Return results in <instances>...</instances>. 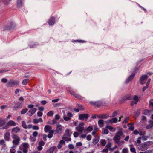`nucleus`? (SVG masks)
I'll use <instances>...</instances> for the list:
<instances>
[{
  "label": "nucleus",
  "instance_id": "nucleus-1",
  "mask_svg": "<svg viewBox=\"0 0 153 153\" xmlns=\"http://www.w3.org/2000/svg\"><path fill=\"white\" fill-rule=\"evenodd\" d=\"M123 133L122 131V128H120L118 132L116 133L115 134V136L113 138V140L114 141V142L118 145L120 144L121 143H123L124 142L120 141L119 140L121 139V136L123 134Z\"/></svg>",
  "mask_w": 153,
  "mask_h": 153
},
{
  "label": "nucleus",
  "instance_id": "nucleus-2",
  "mask_svg": "<svg viewBox=\"0 0 153 153\" xmlns=\"http://www.w3.org/2000/svg\"><path fill=\"white\" fill-rule=\"evenodd\" d=\"M19 84V82L17 80L10 79L6 85L7 87H14V86L17 85Z\"/></svg>",
  "mask_w": 153,
  "mask_h": 153
},
{
  "label": "nucleus",
  "instance_id": "nucleus-3",
  "mask_svg": "<svg viewBox=\"0 0 153 153\" xmlns=\"http://www.w3.org/2000/svg\"><path fill=\"white\" fill-rule=\"evenodd\" d=\"M12 137L13 140L12 141V143L13 144L16 145H18L19 143V141L20 139L19 137L16 134H12Z\"/></svg>",
  "mask_w": 153,
  "mask_h": 153
},
{
  "label": "nucleus",
  "instance_id": "nucleus-4",
  "mask_svg": "<svg viewBox=\"0 0 153 153\" xmlns=\"http://www.w3.org/2000/svg\"><path fill=\"white\" fill-rule=\"evenodd\" d=\"M73 115L72 113L68 111L67 113V114H65V113L63 116V118L65 121H68L70 120L71 118L73 117Z\"/></svg>",
  "mask_w": 153,
  "mask_h": 153
},
{
  "label": "nucleus",
  "instance_id": "nucleus-5",
  "mask_svg": "<svg viewBox=\"0 0 153 153\" xmlns=\"http://www.w3.org/2000/svg\"><path fill=\"white\" fill-rule=\"evenodd\" d=\"M84 125L83 122H81L80 123L78 126L76 127V129L79 132V134H82L84 130V128L83 126Z\"/></svg>",
  "mask_w": 153,
  "mask_h": 153
},
{
  "label": "nucleus",
  "instance_id": "nucleus-6",
  "mask_svg": "<svg viewBox=\"0 0 153 153\" xmlns=\"http://www.w3.org/2000/svg\"><path fill=\"white\" fill-rule=\"evenodd\" d=\"M148 78V76L146 75H143L142 76L140 79V83L142 85H143L146 83L147 79Z\"/></svg>",
  "mask_w": 153,
  "mask_h": 153
},
{
  "label": "nucleus",
  "instance_id": "nucleus-7",
  "mask_svg": "<svg viewBox=\"0 0 153 153\" xmlns=\"http://www.w3.org/2000/svg\"><path fill=\"white\" fill-rule=\"evenodd\" d=\"M70 93L75 98L79 100H83L84 97L79 94H78L73 91H71L70 92Z\"/></svg>",
  "mask_w": 153,
  "mask_h": 153
},
{
  "label": "nucleus",
  "instance_id": "nucleus-8",
  "mask_svg": "<svg viewBox=\"0 0 153 153\" xmlns=\"http://www.w3.org/2000/svg\"><path fill=\"white\" fill-rule=\"evenodd\" d=\"M89 103L91 105L98 107L100 106L102 104V102L101 101L96 102L91 101Z\"/></svg>",
  "mask_w": 153,
  "mask_h": 153
},
{
  "label": "nucleus",
  "instance_id": "nucleus-9",
  "mask_svg": "<svg viewBox=\"0 0 153 153\" xmlns=\"http://www.w3.org/2000/svg\"><path fill=\"white\" fill-rule=\"evenodd\" d=\"M89 117L88 114H81L79 115V119L81 120H83L85 119H87Z\"/></svg>",
  "mask_w": 153,
  "mask_h": 153
},
{
  "label": "nucleus",
  "instance_id": "nucleus-10",
  "mask_svg": "<svg viewBox=\"0 0 153 153\" xmlns=\"http://www.w3.org/2000/svg\"><path fill=\"white\" fill-rule=\"evenodd\" d=\"M23 104L24 102H18L15 104L13 107V108L16 109L21 108L22 107Z\"/></svg>",
  "mask_w": 153,
  "mask_h": 153
},
{
  "label": "nucleus",
  "instance_id": "nucleus-11",
  "mask_svg": "<svg viewBox=\"0 0 153 153\" xmlns=\"http://www.w3.org/2000/svg\"><path fill=\"white\" fill-rule=\"evenodd\" d=\"M23 0H17L16 6L17 8H20L23 6Z\"/></svg>",
  "mask_w": 153,
  "mask_h": 153
},
{
  "label": "nucleus",
  "instance_id": "nucleus-12",
  "mask_svg": "<svg viewBox=\"0 0 153 153\" xmlns=\"http://www.w3.org/2000/svg\"><path fill=\"white\" fill-rule=\"evenodd\" d=\"M135 73H132L131 75L129 76V77L125 81V83H128L130 81H131L135 76Z\"/></svg>",
  "mask_w": 153,
  "mask_h": 153
},
{
  "label": "nucleus",
  "instance_id": "nucleus-13",
  "mask_svg": "<svg viewBox=\"0 0 153 153\" xmlns=\"http://www.w3.org/2000/svg\"><path fill=\"white\" fill-rule=\"evenodd\" d=\"M45 142L43 141L39 142L38 143L39 146L37 147L38 150L39 151L43 149L42 146L45 145Z\"/></svg>",
  "mask_w": 153,
  "mask_h": 153
},
{
  "label": "nucleus",
  "instance_id": "nucleus-14",
  "mask_svg": "<svg viewBox=\"0 0 153 153\" xmlns=\"http://www.w3.org/2000/svg\"><path fill=\"white\" fill-rule=\"evenodd\" d=\"M55 22V19L54 17H51L49 20L48 24L50 25H53Z\"/></svg>",
  "mask_w": 153,
  "mask_h": 153
},
{
  "label": "nucleus",
  "instance_id": "nucleus-15",
  "mask_svg": "<svg viewBox=\"0 0 153 153\" xmlns=\"http://www.w3.org/2000/svg\"><path fill=\"white\" fill-rule=\"evenodd\" d=\"M10 134L9 132H6L4 134V137L5 140L7 141H9L10 139Z\"/></svg>",
  "mask_w": 153,
  "mask_h": 153
},
{
  "label": "nucleus",
  "instance_id": "nucleus-16",
  "mask_svg": "<svg viewBox=\"0 0 153 153\" xmlns=\"http://www.w3.org/2000/svg\"><path fill=\"white\" fill-rule=\"evenodd\" d=\"M139 149L141 151H145L148 149V147L146 146L144 143H143L140 145L139 146Z\"/></svg>",
  "mask_w": 153,
  "mask_h": 153
},
{
  "label": "nucleus",
  "instance_id": "nucleus-17",
  "mask_svg": "<svg viewBox=\"0 0 153 153\" xmlns=\"http://www.w3.org/2000/svg\"><path fill=\"white\" fill-rule=\"evenodd\" d=\"M36 110V109L35 108L31 109L28 112L27 114L29 116H31L35 113Z\"/></svg>",
  "mask_w": 153,
  "mask_h": 153
},
{
  "label": "nucleus",
  "instance_id": "nucleus-18",
  "mask_svg": "<svg viewBox=\"0 0 153 153\" xmlns=\"http://www.w3.org/2000/svg\"><path fill=\"white\" fill-rule=\"evenodd\" d=\"M52 127L49 125H46L44 127V131L45 132H49L51 130H52Z\"/></svg>",
  "mask_w": 153,
  "mask_h": 153
},
{
  "label": "nucleus",
  "instance_id": "nucleus-19",
  "mask_svg": "<svg viewBox=\"0 0 153 153\" xmlns=\"http://www.w3.org/2000/svg\"><path fill=\"white\" fill-rule=\"evenodd\" d=\"M11 130L12 133H17L20 131V128L18 127H16L13 128Z\"/></svg>",
  "mask_w": 153,
  "mask_h": 153
},
{
  "label": "nucleus",
  "instance_id": "nucleus-20",
  "mask_svg": "<svg viewBox=\"0 0 153 153\" xmlns=\"http://www.w3.org/2000/svg\"><path fill=\"white\" fill-rule=\"evenodd\" d=\"M56 131L58 133H61L62 132V128L61 126L59 125L57 126Z\"/></svg>",
  "mask_w": 153,
  "mask_h": 153
},
{
  "label": "nucleus",
  "instance_id": "nucleus-21",
  "mask_svg": "<svg viewBox=\"0 0 153 153\" xmlns=\"http://www.w3.org/2000/svg\"><path fill=\"white\" fill-rule=\"evenodd\" d=\"M98 124L100 128L104 126V122L102 120H99L98 122Z\"/></svg>",
  "mask_w": 153,
  "mask_h": 153
},
{
  "label": "nucleus",
  "instance_id": "nucleus-22",
  "mask_svg": "<svg viewBox=\"0 0 153 153\" xmlns=\"http://www.w3.org/2000/svg\"><path fill=\"white\" fill-rule=\"evenodd\" d=\"M7 125L9 126H15L16 125V123L12 120H10L7 123Z\"/></svg>",
  "mask_w": 153,
  "mask_h": 153
},
{
  "label": "nucleus",
  "instance_id": "nucleus-23",
  "mask_svg": "<svg viewBox=\"0 0 153 153\" xmlns=\"http://www.w3.org/2000/svg\"><path fill=\"white\" fill-rule=\"evenodd\" d=\"M65 143V142L63 140H60L57 146V147L59 149H60L62 148V146L63 144Z\"/></svg>",
  "mask_w": 153,
  "mask_h": 153
},
{
  "label": "nucleus",
  "instance_id": "nucleus-24",
  "mask_svg": "<svg viewBox=\"0 0 153 153\" xmlns=\"http://www.w3.org/2000/svg\"><path fill=\"white\" fill-rule=\"evenodd\" d=\"M132 99L134 100L133 101L134 102V104H136L139 100L138 96L136 95H134L132 98Z\"/></svg>",
  "mask_w": 153,
  "mask_h": 153
},
{
  "label": "nucleus",
  "instance_id": "nucleus-25",
  "mask_svg": "<svg viewBox=\"0 0 153 153\" xmlns=\"http://www.w3.org/2000/svg\"><path fill=\"white\" fill-rule=\"evenodd\" d=\"M150 124L147 125L146 126V128L147 129H149L153 127V121L150 120L149 121Z\"/></svg>",
  "mask_w": 153,
  "mask_h": 153
},
{
  "label": "nucleus",
  "instance_id": "nucleus-26",
  "mask_svg": "<svg viewBox=\"0 0 153 153\" xmlns=\"http://www.w3.org/2000/svg\"><path fill=\"white\" fill-rule=\"evenodd\" d=\"M71 134L70 133V131L69 129H66L65 131V133L64 136L70 137L71 136Z\"/></svg>",
  "mask_w": 153,
  "mask_h": 153
},
{
  "label": "nucleus",
  "instance_id": "nucleus-27",
  "mask_svg": "<svg viewBox=\"0 0 153 153\" xmlns=\"http://www.w3.org/2000/svg\"><path fill=\"white\" fill-rule=\"evenodd\" d=\"M99 140V137H95L93 139L92 143L94 145H95L98 142Z\"/></svg>",
  "mask_w": 153,
  "mask_h": 153
},
{
  "label": "nucleus",
  "instance_id": "nucleus-28",
  "mask_svg": "<svg viewBox=\"0 0 153 153\" xmlns=\"http://www.w3.org/2000/svg\"><path fill=\"white\" fill-rule=\"evenodd\" d=\"M128 126L129 127V129L131 131H132L134 129V126H133L131 123H129L128 124Z\"/></svg>",
  "mask_w": 153,
  "mask_h": 153
},
{
  "label": "nucleus",
  "instance_id": "nucleus-29",
  "mask_svg": "<svg viewBox=\"0 0 153 153\" xmlns=\"http://www.w3.org/2000/svg\"><path fill=\"white\" fill-rule=\"evenodd\" d=\"M54 131H55L54 130H51L49 132V134L48 135V137L49 138H51L53 136V134L54 133Z\"/></svg>",
  "mask_w": 153,
  "mask_h": 153
},
{
  "label": "nucleus",
  "instance_id": "nucleus-30",
  "mask_svg": "<svg viewBox=\"0 0 153 153\" xmlns=\"http://www.w3.org/2000/svg\"><path fill=\"white\" fill-rule=\"evenodd\" d=\"M118 121V119L117 118H114L111 119L109 122L111 123H116Z\"/></svg>",
  "mask_w": 153,
  "mask_h": 153
},
{
  "label": "nucleus",
  "instance_id": "nucleus-31",
  "mask_svg": "<svg viewBox=\"0 0 153 153\" xmlns=\"http://www.w3.org/2000/svg\"><path fill=\"white\" fill-rule=\"evenodd\" d=\"M106 128L109 129L112 132H114L115 130V129L112 126H107Z\"/></svg>",
  "mask_w": 153,
  "mask_h": 153
},
{
  "label": "nucleus",
  "instance_id": "nucleus-32",
  "mask_svg": "<svg viewBox=\"0 0 153 153\" xmlns=\"http://www.w3.org/2000/svg\"><path fill=\"white\" fill-rule=\"evenodd\" d=\"M100 143L103 146H104L106 143L105 140L104 139H101L100 141Z\"/></svg>",
  "mask_w": 153,
  "mask_h": 153
},
{
  "label": "nucleus",
  "instance_id": "nucleus-33",
  "mask_svg": "<svg viewBox=\"0 0 153 153\" xmlns=\"http://www.w3.org/2000/svg\"><path fill=\"white\" fill-rule=\"evenodd\" d=\"M54 150V147H52L47 150L46 153H53Z\"/></svg>",
  "mask_w": 153,
  "mask_h": 153
},
{
  "label": "nucleus",
  "instance_id": "nucleus-34",
  "mask_svg": "<svg viewBox=\"0 0 153 153\" xmlns=\"http://www.w3.org/2000/svg\"><path fill=\"white\" fill-rule=\"evenodd\" d=\"M97 117L98 118H101V119H106L108 117V116H107L106 114H103L101 115H97Z\"/></svg>",
  "mask_w": 153,
  "mask_h": 153
},
{
  "label": "nucleus",
  "instance_id": "nucleus-35",
  "mask_svg": "<svg viewBox=\"0 0 153 153\" xmlns=\"http://www.w3.org/2000/svg\"><path fill=\"white\" fill-rule=\"evenodd\" d=\"M6 123L5 119H4L1 120V121H0V127L4 126Z\"/></svg>",
  "mask_w": 153,
  "mask_h": 153
},
{
  "label": "nucleus",
  "instance_id": "nucleus-36",
  "mask_svg": "<svg viewBox=\"0 0 153 153\" xmlns=\"http://www.w3.org/2000/svg\"><path fill=\"white\" fill-rule=\"evenodd\" d=\"M144 143L146 146L148 147V146L152 144L153 143V142L151 141H149L144 142Z\"/></svg>",
  "mask_w": 153,
  "mask_h": 153
},
{
  "label": "nucleus",
  "instance_id": "nucleus-37",
  "mask_svg": "<svg viewBox=\"0 0 153 153\" xmlns=\"http://www.w3.org/2000/svg\"><path fill=\"white\" fill-rule=\"evenodd\" d=\"M150 112V111L147 110H145L143 111V114L145 115H148L149 114Z\"/></svg>",
  "mask_w": 153,
  "mask_h": 153
},
{
  "label": "nucleus",
  "instance_id": "nucleus-38",
  "mask_svg": "<svg viewBox=\"0 0 153 153\" xmlns=\"http://www.w3.org/2000/svg\"><path fill=\"white\" fill-rule=\"evenodd\" d=\"M127 100H132V97L130 94H128L126 95Z\"/></svg>",
  "mask_w": 153,
  "mask_h": 153
},
{
  "label": "nucleus",
  "instance_id": "nucleus-39",
  "mask_svg": "<svg viewBox=\"0 0 153 153\" xmlns=\"http://www.w3.org/2000/svg\"><path fill=\"white\" fill-rule=\"evenodd\" d=\"M62 139L65 141H70L71 140V139L70 138H68L67 137H65V136H64L62 137Z\"/></svg>",
  "mask_w": 153,
  "mask_h": 153
},
{
  "label": "nucleus",
  "instance_id": "nucleus-40",
  "mask_svg": "<svg viewBox=\"0 0 153 153\" xmlns=\"http://www.w3.org/2000/svg\"><path fill=\"white\" fill-rule=\"evenodd\" d=\"M28 111V109L27 108L23 109L21 111V114H24Z\"/></svg>",
  "mask_w": 153,
  "mask_h": 153
},
{
  "label": "nucleus",
  "instance_id": "nucleus-41",
  "mask_svg": "<svg viewBox=\"0 0 153 153\" xmlns=\"http://www.w3.org/2000/svg\"><path fill=\"white\" fill-rule=\"evenodd\" d=\"M22 127L25 129L27 128V126L25 122L23 121L22 122Z\"/></svg>",
  "mask_w": 153,
  "mask_h": 153
},
{
  "label": "nucleus",
  "instance_id": "nucleus-42",
  "mask_svg": "<svg viewBox=\"0 0 153 153\" xmlns=\"http://www.w3.org/2000/svg\"><path fill=\"white\" fill-rule=\"evenodd\" d=\"M28 80V79L23 80L22 82V84L24 85H26L27 84Z\"/></svg>",
  "mask_w": 153,
  "mask_h": 153
},
{
  "label": "nucleus",
  "instance_id": "nucleus-43",
  "mask_svg": "<svg viewBox=\"0 0 153 153\" xmlns=\"http://www.w3.org/2000/svg\"><path fill=\"white\" fill-rule=\"evenodd\" d=\"M146 133L145 131H141L139 132V134L140 136H142L145 135Z\"/></svg>",
  "mask_w": 153,
  "mask_h": 153
},
{
  "label": "nucleus",
  "instance_id": "nucleus-44",
  "mask_svg": "<svg viewBox=\"0 0 153 153\" xmlns=\"http://www.w3.org/2000/svg\"><path fill=\"white\" fill-rule=\"evenodd\" d=\"M12 28V26H5L4 27V30H10Z\"/></svg>",
  "mask_w": 153,
  "mask_h": 153
},
{
  "label": "nucleus",
  "instance_id": "nucleus-45",
  "mask_svg": "<svg viewBox=\"0 0 153 153\" xmlns=\"http://www.w3.org/2000/svg\"><path fill=\"white\" fill-rule=\"evenodd\" d=\"M29 146V145L27 143H25L24 144L23 148L27 149L28 148Z\"/></svg>",
  "mask_w": 153,
  "mask_h": 153
},
{
  "label": "nucleus",
  "instance_id": "nucleus-46",
  "mask_svg": "<svg viewBox=\"0 0 153 153\" xmlns=\"http://www.w3.org/2000/svg\"><path fill=\"white\" fill-rule=\"evenodd\" d=\"M54 114L53 112L50 111L48 112L47 114V115L48 116H53Z\"/></svg>",
  "mask_w": 153,
  "mask_h": 153
},
{
  "label": "nucleus",
  "instance_id": "nucleus-47",
  "mask_svg": "<svg viewBox=\"0 0 153 153\" xmlns=\"http://www.w3.org/2000/svg\"><path fill=\"white\" fill-rule=\"evenodd\" d=\"M93 129V128L92 126H89L87 128V130L88 132H91L92 131Z\"/></svg>",
  "mask_w": 153,
  "mask_h": 153
},
{
  "label": "nucleus",
  "instance_id": "nucleus-48",
  "mask_svg": "<svg viewBox=\"0 0 153 153\" xmlns=\"http://www.w3.org/2000/svg\"><path fill=\"white\" fill-rule=\"evenodd\" d=\"M1 81L2 82L5 83L7 82V80L6 78H3L2 79Z\"/></svg>",
  "mask_w": 153,
  "mask_h": 153
},
{
  "label": "nucleus",
  "instance_id": "nucleus-49",
  "mask_svg": "<svg viewBox=\"0 0 153 153\" xmlns=\"http://www.w3.org/2000/svg\"><path fill=\"white\" fill-rule=\"evenodd\" d=\"M111 146V143H108L105 146V148H106L108 149Z\"/></svg>",
  "mask_w": 153,
  "mask_h": 153
},
{
  "label": "nucleus",
  "instance_id": "nucleus-50",
  "mask_svg": "<svg viewBox=\"0 0 153 153\" xmlns=\"http://www.w3.org/2000/svg\"><path fill=\"white\" fill-rule=\"evenodd\" d=\"M129 120V117H127L126 118H125L124 121L122 122V123H127L128 122V120Z\"/></svg>",
  "mask_w": 153,
  "mask_h": 153
},
{
  "label": "nucleus",
  "instance_id": "nucleus-51",
  "mask_svg": "<svg viewBox=\"0 0 153 153\" xmlns=\"http://www.w3.org/2000/svg\"><path fill=\"white\" fill-rule=\"evenodd\" d=\"M32 128L34 130H38L39 129V128L38 126L35 125L33 126Z\"/></svg>",
  "mask_w": 153,
  "mask_h": 153
},
{
  "label": "nucleus",
  "instance_id": "nucleus-52",
  "mask_svg": "<svg viewBox=\"0 0 153 153\" xmlns=\"http://www.w3.org/2000/svg\"><path fill=\"white\" fill-rule=\"evenodd\" d=\"M68 147L70 149H72L74 148V145L72 144H70L68 146Z\"/></svg>",
  "mask_w": 153,
  "mask_h": 153
},
{
  "label": "nucleus",
  "instance_id": "nucleus-53",
  "mask_svg": "<svg viewBox=\"0 0 153 153\" xmlns=\"http://www.w3.org/2000/svg\"><path fill=\"white\" fill-rule=\"evenodd\" d=\"M117 111L114 112L113 113V114H112V115L111 117H115L117 116Z\"/></svg>",
  "mask_w": 153,
  "mask_h": 153
},
{
  "label": "nucleus",
  "instance_id": "nucleus-54",
  "mask_svg": "<svg viewBox=\"0 0 153 153\" xmlns=\"http://www.w3.org/2000/svg\"><path fill=\"white\" fill-rule=\"evenodd\" d=\"M141 137L143 141H145L148 138V137L147 136H145L144 135Z\"/></svg>",
  "mask_w": 153,
  "mask_h": 153
},
{
  "label": "nucleus",
  "instance_id": "nucleus-55",
  "mask_svg": "<svg viewBox=\"0 0 153 153\" xmlns=\"http://www.w3.org/2000/svg\"><path fill=\"white\" fill-rule=\"evenodd\" d=\"M141 139V137H139L137 139V142L138 143L140 144L141 143V141L140 140Z\"/></svg>",
  "mask_w": 153,
  "mask_h": 153
},
{
  "label": "nucleus",
  "instance_id": "nucleus-56",
  "mask_svg": "<svg viewBox=\"0 0 153 153\" xmlns=\"http://www.w3.org/2000/svg\"><path fill=\"white\" fill-rule=\"evenodd\" d=\"M38 132L37 131L33 132V137H36L38 135Z\"/></svg>",
  "mask_w": 153,
  "mask_h": 153
},
{
  "label": "nucleus",
  "instance_id": "nucleus-57",
  "mask_svg": "<svg viewBox=\"0 0 153 153\" xmlns=\"http://www.w3.org/2000/svg\"><path fill=\"white\" fill-rule=\"evenodd\" d=\"M9 128V126L7 125V124L4 126L1 129H7Z\"/></svg>",
  "mask_w": 153,
  "mask_h": 153
},
{
  "label": "nucleus",
  "instance_id": "nucleus-58",
  "mask_svg": "<svg viewBox=\"0 0 153 153\" xmlns=\"http://www.w3.org/2000/svg\"><path fill=\"white\" fill-rule=\"evenodd\" d=\"M30 140L32 142H34L36 141V138L34 137L30 136Z\"/></svg>",
  "mask_w": 153,
  "mask_h": 153
},
{
  "label": "nucleus",
  "instance_id": "nucleus-59",
  "mask_svg": "<svg viewBox=\"0 0 153 153\" xmlns=\"http://www.w3.org/2000/svg\"><path fill=\"white\" fill-rule=\"evenodd\" d=\"M128 150L125 148H124L122 150V153H128Z\"/></svg>",
  "mask_w": 153,
  "mask_h": 153
},
{
  "label": "nucleus",
  "instance_id": "nucleus-60",
  "mask_svg": "<svg viewBox=\"0 0 153 153\" xmlns=\"http://www.w3.org/2000/svg\"><path fill=\"white\" fill-rule=\"evenodd\" d=\"M109 131L107 129H105L103 131V133L104 134H108V133Z\"/></svg>",
  "mask_w": 153,
  "mask_h": 153
},
{
  "label": "nucleus",
  "instance_id": "nucleus-61",
  "mask_svg": "<svg viewBox=\"0 0 153 153\" xmlns=\"http://www.w3.org/2000/svg\"><path fill=\"white\" fill-rule=\"evenodd\" d=\"M43 113L41 111H38L37 112V115L39 117H42V116Z\"/></svg>",
  "mask_w": 153,
  "mask_h": 153
},
{
  "label": "nucleus",
  "instance_id": "nucleus-62",
  "mask_svg": "<svg viewBox=\"0 0 153 153\" xmlns=\"http://www.w3.org/2000/svg\"><path fill=\"white\" fill-rule=\"evenodd\" d=\"M149 105L153 107V99L150 100L149 101Z\"/></svg>",
  "mask_w": 153,
  "mask_h": 153
},
{
  "label": "nucleus",
  "instance_id": "nucleus-63",
  "mask_svg": "<svg viewBox=\"0 0 153 153\" xmlns=\"http://www.w3.org/2000/svg\"><path fill=\"white\" fill-rule=\"evenodd\" d=\"M152 152V151L150 150H148L145 151L144 152H140V153H151Z\"/></svg>",
  "mask_w": 153,
  "mask_h": 153
},
{
  "label": "nucleus",
  "instance_id": "nucleus-64",
  "mask_svg": "<svg viewBox=\"0 0 153 153\" xmlns=\"http://www.w3.org/2000/svg\"><path fill=\"white\" fill-rule=\"evenodd\" d=\"M91 135H88L86 137L87 140H90L91 139Z\"/></svg>",
  "mask_w": 153,
  "mask_h": 153
}]
</instances>
